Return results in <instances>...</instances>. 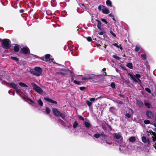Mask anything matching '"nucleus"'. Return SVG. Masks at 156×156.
I'll use <instances>...</instances> for the list:
<instances>
[{
  "instance_id": "obj_56",
  "label": "nucleus",
  "mask_w": 156,
  "mask_h": 156,
  "mask_svg": "<svg viewBox=\"0 0 156 156\" xmlns=\"http://www.w3.org/2000/svg\"><path fill=\"white\" fill-rule=\"evenodd\" d=\"M22 99L23 100H24L25 101H27V99L25 97L22 96Z\"/></svg>"
},
{
  "instance_id": "obj_12",
  "label": "nucleus",
  "mask_w": 156,
  "mask_h": 156,
  "mask_svg": "<svg viewBox=\"0 0 156 156\" xmlns=\"http://www.w3.org/2000/svg\"><path fill=\"white\" fill-rule=\"evenodd\" d=\"M103 8L102 9V12L104 14H108L110 13L109 11L108 8L105 6L102 5Z\"/></svg>"
},
{
  "instance_id": "obj_46",
  "label": "nucleus",
  "mask_w": 156,
  "mask_h": 156,
  "mask_svg": "<svg viewBox=\"0 0 156 156\" xmlns=\"http://www.w3.org/2000/svg\"><path fill=\"white\" fill-rule=\"evenodd\" d=\"M86 89V87H79V89L81 90H84Z\"/></svg>"
},
{
  "instance_id": "obj_63",
  "label": "nucleus",
  "mask_w": 156,
  "mask_h": 156,
  "mask_svg": "<svg viewBox=\"0 0 156 156\" xmlns=\"http://www.w3.org/2000/svg\"><path fill=\"white\" fill-rule=\"evenodd\" d=\"M28 99L31 102L34 103V102L30 98H28Z\"/></svg>"
},
{
  "instance_id": "obj_23",
  "label": "nucleus",
  "mask_w": 156,
  "mask_h": 156,
  "mask_svg": "<svg viewBox=\"0 0 156 156\" xmlns=\"http://www.w3.org/2000/svg\"><path fill=\"white\" fill-rule=\"evenodd\" d=\"M106 4L108 6H109L110 7H112V2L110 0H107L106 1Z\"/></svg>"
},
{
  "instance_id": "obj_47",
  "label": "nucleus",
  "mask_w": 156,
  "mask_h": 156,
  "mask_svg": "<svg viewBox=\"0 0 156 156\" xmlns=\"http://www.w3.org/2000/svg\"><path fill=\"white\" fill-rule=\"evenodd\" d=\"M78 118L80 120H82L83 121L84 120V119L82 116L80 115H79Z\"/></svg>"
},
{
  "instance_id": "obj_36",
  "label": "nucleus",
  "mask_w": 156,
  "mask_h": 156,
  "mask_svg": "<svg viewBox=\"0 0 156 156\" xmlns=\"http://www.w3.org/2000/svg\"><path fill=\"white\" fill-rule=\"evenodd\" d=\"M113 57L114 58L118 60H119L120 59V58L119 57L117 56L116 55H113Z\"/></svg>"
},
{
  "instance_id": "obj_50",
  "label": "nucleus",
  "mask_w": 156,
  "mask_h": 156,
  "mask_svg": "<svg viewBox=\"0 0 156 156\" xmlns=\"http://www.w3.org/2000/svg\"><path fill=\"white\" fill-rule=\"evenodd\" d=\"M113 45L116 46V47H117L118 48H119V45L117 43H115L113 44Z\"/></svg>"
},
{
  "instance_id": "obj_30",
  "label": "nucleus",
  "mask_w": 156,
  "mask_h": 156,
  "mask_svg": "<svg viewBox=\"0 0 156 156\" xmlns=\"http://www.w3.org/2000/svg\"><path fill=\"white\" fill-rule=\"evenodd\" d=\"M142 141L144 143H146L147 142V138L146 137L144 136H143L142 138Z\"/></svg>"
},
{
  "instance_id": "obj_40",
  "label": "nucleus",
  "mask_w": 156,
  "mask_h": 156,
  "mask_svg": "<svg viewBox=\"0 0 156 156\" xmlns=\"http://www.w3.org/2000/svg\"><path fill=\"white\" fill-rule=\"evenodd\" d=\"M128 75L129 76L132 78V79L133 80L135 79H136L135 77H134L130 73H128Z\"/></svg>"
},
{
  "instance_id": "obj_54",
  "label": "nucleus",
  "mask_w": 156,
  "mask_h": 156,
  "mask_svg": "<svg viewBox=\"0 0 156 156\" xmlns=\"http://www.w3.org/2000/svg\"><path fill=\"white\" fill-rule=\"evenodd\" d=\"M152 140H153V141H155V140H156V137L154 136H152Z\"/></svg>"
},
{
  "instance_id": "obj_38",
  "label": "nucleus",
  "mask_w": 156,
  "mask_h": 156,
  "mask_svg": "<svg viewBox=\"0 0 156 156\" xmlns=\"http://www.w3.org/2000/svg\"><path fill=\"white\" fill-rule=\"evenodd\" d=\"M101 20L102 22H104L106 24H107L108 23L107 21L105 19L101 18Z\"/></svg>"
},
{
  "instance_id": "obj_62",
  "label": "nucleus",
  "mask_w": 156,
  "mask_h": 156,
  "mask_svg": "<svg viewBox=\"0 0 156 156\" xmlns=\"http://www.w3.org/2000/svg\"><path fill=\"white\" fill-rule=\"evenodd\" d=\"M20 13H22L24 12V10L23 9H21L20 10Z\"/></svg>"
},
{
  "instance_id": "obj_4",
  "label": "nucleus",
  "mask_w": 156,
  "mask_h": 156,
  "mask_svg": "<svg viewBox=\"0 0 156 156\" xmlns=\"http://www.w3.org/2000/svg\"><path fill=\"white\" fill-rule=\"evenodd\" d=\"M94 137L96 138H98L100 137L101 136V140L102 141L101 143L102 144L103 143L105 142V140L106 139L107 137V136L104 133H95L93 135Z\"/></svg>"
},
{
  "instance_id": "obj_31",
  "label": "nucleus",
  "mask_w": 156,
  "mask_h": 156,
  "mask_svg": "<svg viewBox=\"0 0 156 156\" xmlns=\"http://www.w3.org/2000/svg\"><path fill=\"white\" fill-rule=\"evenodd\" d=\"M86 103L89 106H91L92 105V103L91 101L88 100L86 101Z\"/></svg>"
},
{
  "instance_id": "obj_43",
  "label": "nucleus",
  "mask_w": 156,
  "mask_h": 156,
  "mask_svg": "<svg viewBox=\"0 0 156 156\" xmlns=\"http://www.w3.org/2000/svg\"><path fill=\"white\" fill-rule=\"evenodd\" d=\"M125 116H126V117L127 118H130L131 116V115L129 114V113H126L125 115Z\"/></svg>"
},
{
  "instance_id": "obj_57",
  "label": "nucleus",
  "mask_w": 156,
  "mask_h": 156,
  "mask_svg": "<svg viewBox=\"0 0 156 156\" xmlns=\"http://www.w3.org/2000/svg\"><path fill=\"white\" fill-rule=\"evenodd\" d=\"M110 131H111L112 130V128L108 124L107 125Z\"/></svg>"
},
{
  "instance_id": "obj_17",
  "label": "nucleus",
  "mask_w": 156,
  "mask_h": 156,
  "mask_svg": "<svg viewBox=\"0 0 156 156\" xmlns=\"http://www.w3.org/2000/svg\"><path fill=\"white\" fill-rule=\"evenodd\" d=\"M147 115L149 118H151L153 116V114L151 112L147 111L146 112Z\"/></svg>"
},
{
  "instance_id": "obj_55",
  "label": "nucleus",
  "mask_w": 156,
  "mask_h": 156,
  "mask_svg": "<svg viewBox=\"0 0 156 156\" xmlns=\"http://www.w3.org/2000/svg\"><path fill=\"white\" fill-rule=\"evenodd\" d=\"M106 141V143L107 144H109V145H111L112 144V142H108L107 140H105V142Z\"/></svg>"
},
{
  "instance_id": "obj_19",
  "label": "nucleus",
  "mask_w": 156,
  "mask_h": 156,
  "mask_svg": "<svg viewBox=\"0 0 156 156\" xmlns=\"http://www.w3.org/2000/svg\"><path fill=\"white\" fill-rule=\"evenodd\" d=\"M10 58L12 59L14 61H15L18 64V62L19 61V58L16 57L11 56L10 57Z\"/></svg>"
},
{
  "instance_id": "obj_3",
  "label": "nucleus",
  "mask_w": 156,
  "mask_h": 156,
  "mask_svg": "<svg viewBox=\"0 0 156 156\" xmlns=\"http://www.w3.org/2000/svg\"><path fill=\"white\" fill-rule=\"evenodd\" d=\"M31 73L34 75L39 76L41 74L42 72V69L40 67H35L34 70L31 71Z\"/></svg>"
},
{
  "instance_id": "obj_20",
  "label": "nucleus",
  "mask_w": 156,
  "mask_h": 156,
  "mask_svg": "<svg viewBox=\"0 0 156 156\" xmlns=\"http://www.w3.org/2000/svg\"><path fill=\"white\" fill-rule=\"evenodd\" d=\"M98 47H104L105 48H106V47L107 46V45H105V44H103L102 42H101L99 44L97 45Z\"/></svg>"
},
{
  "instance_id": "obj_1",
  "label": "nucleus",
  "mask_w": 156,
  "mask_h": 156,
  "mask_svg": "<svg viewBox=\"0 0 156 156\" xmlns=\"http://www.w3.org/2000/svg\"><path fill=\"white\" fill-rule=\"evenodd\" d=\"M52 111L55 117H61L63 119H65V113L61 112L56 108H52Z\"/></svg>"
},
{
  "instance_id": "obj_11",
  "label": "nucleus",
  "mask_w": 156,
  "mask_h": 156,
  "mask_svg": "<svg viewBox=\"0 0 156 156\" xmlns=\"http://www.w3.org/2000/svg\"><path fill=\"white\" fill-rule=\"evenodd\" d=\"M113 136L117 140L119 139L120 138H121L120 141L121 142H122L123 140V138L122 137V136L119 134H117V133H114L113 134Z\"/></svg>"
},
{
  "instance_id": "obj_60",
  "label": "nucleus",
  "mask_w": 156,
  "mask_h": 156,
  "mask_svg": "<svg viewBox=\"0 0 156 156\" xmlns=\"http://www.w3.org/2000/svg\"><path fill=\"white\" fill-rule=\"evenodd\" d=\"M55 2V0H53V1H51V6H52L54 7V6H55V5H53L52 4V2Z\"/></svg>"
},
{
  "instance_id": "obj_14",
  "label": "nucleus",
  "mask_w": 156,
  "mask_h": 156,
  "mask_svg": "<svg viewBox=\"0 0 156 156\" xmlns=\"http://www.w3.org/2000/svg\"><path fill=\"white\" fill-rule=\"evenodd\" d=\"M136 104L140 107H142L144 106L143 102L140 100L136 99Z\"/></svg>"
},
{
  "instance_id": "obj_61",
  "label": "nucleus",
  "mask_w": 156,
  "mask_h": 156,
  "mask_svg": "<svg viewBox=\"0 0 156 156\" xmlns=\"http://www.w3.org/2000/svg\"><path fill=\"white\" fill-rule=\"evenodd\" d=\"M119 96H120L121 98H124V95L123 94H119Z\"/></svg>"
},
{
  "instance_id": "obj_42",
  "label": "nucleus",
  "mask_w": 156,
  "mask_h": 156,
  "mask_svg": "<svg viewBox=\"0 0 156 156\" xmlns=\"http://www.w3.org/2000/svg\"><path fill=\"white\" fill-rule=\"evenodd\" d=\"M73 82L77 84V85H80V81L76 80H74L73 81Z\"/></svg>"
},
{
  "instance_id": "obj_25",
  "label": "nucleus",
  "mask_w": 156,
  "mask_h": 156,
  "mask_svg": "<svg viewBox=\"0 0 156 156\" xmlns=\"http://www.w3.org/2000/svg\"><path fill=\"white\" fill-rule=\"evenodd\" d=\"M134 76L137 79V80L140 82H141V80L139 79V78H140L141 76L139 74H136Z\"/></svg>"
},
{
  "instance_id": "obj_64",
  "label": "nucleus",
  "mask_w": 156,
  "mask_h": 156,
  "mask_svg": "<svg viewBox=\"0 0 156 156\" xmlns=\"http://www.w3.org/2000/svg\"><path fill=\"white\" fill-rule=\"evenodd\" d=\"M155 122L153 124V125L154 127H156V117L155 118Z\"/></svg>"
},
{
  "instance_id": "obj_52",
  "label": "nucleus",
  "mask_w": 156,
  "mask_h": 156,
  "mask_svg": "<svg viewBox=\"0 0 156 156\" xmlns=\"http://www.w3.org/2000/svg\"><path fill=\"white\" fill-rule=\"evenodd\" d=\"M90 100L91 101H94L95 100V98H91Z\"/></svg>"
},
{
  "instance_id": "obj_45",
  "label": "nucleus",
  "mask_w": 156,
  "mask_h": 156,
  "mask_svg": "<svg viewBox=\"0 0 156 156\" xmlns=\"http://www.w3.org/2000/svg\"><path fill=\"white\" fill-rule=\"evenodd\" d=\"M150 122L149 120H145L144 121V123L146 124H148L150 123Z\"/></svg>"
},
{
  "instance_id": "obj_21",
  "label": "nucleus",
  "mask_w": 156,
  "mask_h": 156,
  "mask_svg": "<svg viewBox=\"0 0 156 156\" xmlns=\"http://www.w3.org/2000/svg\"><path fill=\"white\" fill-rule=\"evenodd\" d=\"M84 124L85 127L87 128H89L91 126V124L89 122H84Z\"/></svg>"
},
{
  "instance_id": "obj_9",
  "label": "nucleus",
  "mask_w": 156,
  "mask_h": 156,
  "mask_svg": "<svg viewBox=\"0 0 156 156\" xmlns=\"http://www.w3.org/2000/svg\"><path fill=\"white\" fill-rule=\"evenodd\" d=\"M8 84L10 85V86L12 88L15 90L16 93H17L19 92V90L18 89V87L15 84V83L12 82L11 83H8Z\"/></svg>"
},
{
  "instance_id": "obj_27",
  "label": "nucleus",
  "mask_w": 156,
  "mask_h": 156,
  "mask_svg": "<svg viewBox=\"0 0 156 156\" xmlns=\"http://www.w3.org/2000/svg\"><path fill=\"white\" fill-rule=\"evenodd\" d=\"M141 56L144 60H145L147 58L146 55L145 54H141Z\"/></svg>"
},
{
  "instance_id": "obj_58",
  "label": "nucleus",
  "mask_w": 156,
  "mask_h": 156,
  "mask_svg": "<svg viewBox=\"0 0 156 156\" xmlns=\"http://www.w3.org/2000/svg\"><path fill=\"white\" fill-rule=\"evenodd\" d=\"M102 6L101 5H99L98 7V9L100 10H101V8H102Z\"/></svg>"
},
{
  "instance_id": "obj_22",
  "label": "nucleus",
  "mask_w": 156,
  "mask_h": 156,
  "mask_svg": "<svg viewBox=\"0 0 156 156\" xmlns=\"http://www.w3.org/2000/svg\"><path fill=\"white\" fill-rule=\"evenodd\" d=\"M126 66L129 68L132 69H133V68L132 64L130 62L127 63L126 65Z\"/></svg>"
},
{
  "instance_id": "obj_28",
  "label": "nucleus",
  "mask_w": 156,
  "mask_h": 156,
  "mask_svg": "<svg viewBox=\"0 0 156 156\" xmlns=\"http://www.w3.org/2000/svg\"><path fill=\"white\" fill-rule=\"evenodd\" d=\"M144 65L148 69H150V67L149 65V63L147 61H146L145 62Z\"/></svg>"
},
{
  "instance_id": "obj_10",
  "label": "nucleus",
  "mask_w": 156,
  "mask_h": 156,
  "mask_svg": "<svg viewBox=\"0 0 156 156\" xmlns=\"http://www.w3.org/2000/svg\"><path fill=\"white\" fill-rule=\"evenodd\" d=\"M98 77V76L97 75H96L94 76V77H92L90 76H87L85 77H82L81 78V80H91L92 81H94L95 79V77L97 78Z\"/></svg>"
},
{
  "instance_id": "obj_32",
  "label": "nucleus",
  "mask_w": 156,
  "mask_h": 156,
  "mask_svg": "<svg viewBox=\"0 0 156 156\" xmlns=\"http://www.w3.org/2000/svg\"><path fill=\"white\" fill-rule=\"evenodd\" d=\"M110 86L113 89H114L115 88V84L114 82H112L110 84Z\"/></svg>"
},
{
  "instance_id": "obj_29",
  "label": "nucleus",
  "mask_w": 156,
  "mask_h": 156,
  "mask_svg": "<svg viewBox=\"0 0 156 156\" xmlns=\"http://www.w3.org/2000/svg\"><path fill=\"white\" fill-rule=\"evenodd\" d=\"M101 126H102L103 129L104 131H106L107 129V128L105 125L104 123H102L101 124Z\"/></svg>"
},
{
  "instance_id": "obj_24",
  "label": "nucleus",
  "mask_w": 156,
  "mask_h": 156,
  "mask_svg": "<svg viewBox=\"0 0 156 156\" xmlns=\"http://www.w3.org/2000/svg\"><path fill=\"white\" fill-rule=\"evenodd\" d=\"M129 140L130 142H134L136 140V138L134 136H131L129 139Z\"/></svg>"
},
{
  "instance_id": "obj_5",
  "label": "nucleus",
  "mask_w": 156,
  "mask_h": 156,
  "mask_svg": "<svg viewBox=\"0 0 156 156\" xmlns=\"http://www.w3.org/2000/svg\"><path fill=\"white\" fill-rule=\"evenodd\" d=\"M31 84L33 87V90L39 94H41L43 92V91L41 88L34 83H31Z\"/></svg>"
},
{
  "instance_id": "obj_33",
  "label": "nucleus",
  "mask_w": 156,
  "mask_h": 156,
  "mask_svg": "<svg viewBox=\"0 0 156 156\" xmlns=\"http://www.w3.org/2000/svg\"><path fill=\"white\" fill-rule=\"evenodd\" d=\"M78 123H77V122H76V121L74 122V123L73 125V127L74 129H75L78 126Z\"/></svg>"
},
{
  "instance_id": "obj_15",
  "label": "nucleus",
  "mask_w": 156,
  "mask_h": 156,
  "mask_svg": "<svg viewBox=\"0 0 156 156\" xmlns=\"http://www.w3.org/2000/svg\"><path fill=\"white\" fill-rule=\"evenodd\" d=\"M13 50L15 52H18L20 50L19 45L17 44H15V46L14 47Z\"/></svg>"
},
{
  "instance_id": "obj_13",
  "label": "nucleus",
  "mask_w": 156,
  "mask_h": 156,
  "mask_svg": "<svg viewBox=\"0 0 156 156\" xmlns=\"http://www.w3.org/2000/svg\"><path fill=\"white\" fill-rule=\"evenodd\" d=\"M44 99L48 102H49L52 103H53L54 104H57V102L56 101H54L53 100L49 98L46 97L44 98Z\"/></svg>"
},
{
  "instance_id": "obj_44",
  "label": "nucleus",
  "mask_w": 156,
  "mask_h": 156,
  "mask_svg": "<svg viewBox=\"0 0 156 156\" xmlns=\"http://www.w3.org/2000/svg\"><path fill=\"white\" fill-rule=\"evenodd\" d=\"M140 49V48L139 47L136 46L135 48V51L136 52L139 51Z\"/></svg>"
},
{
  "instance_id": "obj_51",
  "label": "nucleus",
  "mask_w": 156,
  "mask_h": 156,
  "mask_svg": "<svg viewBox=\"0 0 156 156\" xmlns=\"http://www.w3.org/2000/svg\"><path fill=\"white\" fill-rule=\"evenodd\" d=\"M117 102L120 105H122L123 104V102L122 101H121L120 100H118L117 101Z\"/></svg>"
},
{
  "instance_id": "obj_41",
  "label": "nucleus",
  "mask_w": 156,
  "mask_h": 156,
  "mask_svg": "<svg viewBox=\"0 0 156 156\" xmlns=\"http://www.w3.org/2000/svg\"><path fill=\"white\" fill-rule=\"evenodd\" d=\"M145 90L147 91L149 93H151V90L148 88L146 87L145 88Z\"/></svg>"
},
{
  "instance_id": "obj_48",
  "label": "nucleus",
  "mask_w": 156,
  "mask_h": 156,
  "mask_svg": "<svg viewBox=\"0 0 156 156\" xmlns=\"http://www.w3.org/2000/svg\"><path fill=\"white\" fill-rule=\"evenodd\" d=\"M151 135H153L154 136V134H155V133L154 132H153L152 130H150L149 132Z\"/></svg>"
},
{
  "instance_id": "obj_18",
  "label": "nucleus",
  "mask_w": 156,
  "mask_h": 156,
  "mask_svg": "<svg viewBox=\"0 0 156 156\" xmlns=\"http://www.w3.org/2000/svg\"><path fill=\"white\" fill-rule=\"evenodd\" d=\"M19 84L20 87H28L27 84L21 82L19 83Z\"/></svg>"
},
{
  "instance_id": "obj_16",
  "label": "nucleus",
  "mask_w": 156,
  "mask_h": 156,
  "mask_svg": "<svg viewBox=\"0 0 156 156\" xmlns=\"http://www.w3.org/2000/svg\"><path fill=\"white\" fill-rule=\"evenodd\" d=\"M96 20V21H97L98 22L97 26L98 28L99 29L101 30V22L99 20Z\"/></svg>"
},
{
  "instance_id": "obj_34",
  "label": "nucleus",
  "mask_w": 156,
  "mask_h": 156,
  "mask_svg": "<svg viewBox=\"0 0 156 156\" xmlns=\"http://www.w3.org/2000/svg\"><path fill=\"white\" fill-rule=\"evenodd\" d=\"M51 112L50 109L47 107L46 109V112L47 114H49Z\"/></svg>"
},
{
  "instance_id": "obj_37",
  "label": "nucleus",
  "mask_w": 156,
  "mask_h": 156,
  "mask_svg": "<svg viewBox=\"0 0 156 156\" xmlns=\"http://www.w3.org/2000/svg\"><path fill=\"white\" fill-rule=\"evenodd\" d=\"M87 40L89 42H91L92 41V39L91 37H86Z\"/></svg>"
},
{
  "instance_id": "obj_53",
  "label": "nucleus",
  "mask_w": 156,
  "mask_h": 156,
  "mask_svg": "<svg viewBox=\"0 0 156 156\" xmlns=\"http://www.w3.org/2000/svg\"><path fill=\"white\" fill-rule=\"evenodd\" d=\"M110 33L112 34V35L114 37H116V34L113 32L112 31H111Z\"/></svg>"
},
{
  "instance_id": "obj_35",
  "label": "nucleus",
  "mask_w": 156,
  "mask_h": 156,
  "mask_svg": "<svg viewBox=\"0 0 156 156\" xmlns=\"http://www.w3.org/2000/svg\"><path fill=\"white\" fill-rule=\"evenodd\" d=\"M145 105L148 108H150V107L151 104L149 103L146 102L144 103Z\"/></svg>"
},
{
  "instance_id": "obj_8",
  "label": "nucleus",
  "mask_w": 156,
  "mask_h": 156,
  "mask_svg": "<svg viewBox=\"0 0 156 156\" xmlns=\"http://www.w3.org/2000/svg\"><path fill=\"white\" fill-rule=\"evenodd\" d=\"M50 57L51 55L49 54H47L45 55L44 57H42L40 58L42 60L47 62L50 61Z\"/></svg>"
},
{
  "instance_id": "obj_26",
  "label": "nucleus",
  "mask_w": 156,
  "mask_h": 156,
  "mask_svg": "<svg viewBox=\"0 0 156 156\" xmlns=\"http://www.w3.org/2000/svg\"><path fill=\"white\" fill-rule=\"evenodd\" d=\"M37 102L38 104L40 106H42L43 105V102L41 99H40L39 100H38Z\"/></svg>"
},
{
  "instance_id": "obj_2",
  "label": "nucleus",
  "mask_w": 156,
  "mask_h": 156,
  "mask_svg": "<svg viewBox=\"0 0 156 156\" xmlns=\"http://www.w3.org/2000/svg\"><path fill=\"white\" fill-rule=\"evenodd\" d=\"M0 41H2V47L4 49H8L9 48V45L10 44L11 41L10 40L8 39H4L3 40L0 38Z\"/></svg>"
},
{
  "instance_id": "obj_7",
  "label": "nucleus",
  "mask_w": 156,
  "mask_h": 156,
  "mask_svg": "<svg viewBox=\"0 0 156 156\" xmlns=\"http://www.w3.org/2000/svg\"><path fill=\"white\" fill-rule=\"evenodd\" d=\"M62 70H63L64 71L65 73H63L62 72H59L57 73V74L58 75H63L64 76H65V75L66 74V73H69V74H72L73 73L72 71L70 70H69L68 69H62Z\"/></svg>"
},
{
  "instance_id": "obj_49",
  "label": "nucleus",
  "mask_w": 156,
  "mask_h": 156,
  "mask_svg": "<svg viewBox=\"0 0 156 156\" xmlns=\"http://www.w3.org/2000/svg\"><path fill=\"white\" fill-rule=\"evenodd\" d=\"M104 98V96H103L101 95L99 97H98V98H97L96 99V100H97L99 99H101L103 98Z\"/></svg>"
},
{
  "instance_id": "obj_59",
  "label": "nucleus",
  "mask_w": 156,
  "mask_h": 156,
  "mask_svg": "<svg viewBox=\"0 0 156 156\" xmlns=\"http://www.w3.org/2000/svg\"><path fill=\"white\" fill-rule=\"evenodd\" d=\"M98 34L100 35H102L104 34L103 32L102 31H101L98 33Z\"/></svg>"
},
{
  "instance_id": "obj_6",
  "label": "nucleus",
  "mask_w": 156,
  "mask_h": 156,
  "mask_svg": "<svg viewBox=\"0 0 156 156\" xmlns=\"http://www.w3.org/2000/svg\"><path fill=\"white\" fill-rule=\"evenodd\" d=\"M21 51L25 55L30 54V50L27 46L21 48Z\"/></svg>"
},
{
  "instance_id": "obj_39",
  "label": "nucleus",
  "mask_w": 156,
  "mask_h": 156,
  "mask_svg": "<svg viewBox=\"0 0 156 156\" xmlns=\"http://www.w3.org/2000/svg\"><path fill=\"white\" fill-rule=\"evenodd\" d=\"M128 75L129 76L132 78V79L133 80L135 79H136L135 77H134L130 73H128Z\"/></svg>"
}]
</instances>
